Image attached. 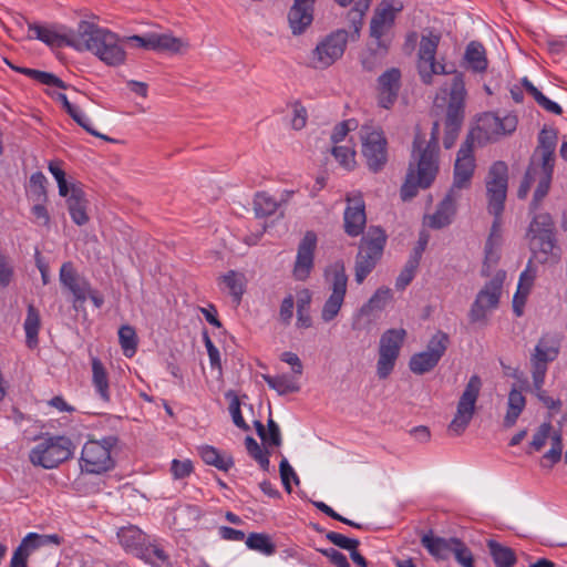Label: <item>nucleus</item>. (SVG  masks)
I'll use <instances>...</instances> for the list:
<instances>
[{
  "label": "nucleus",
  "mask_w": 567,
  "mask_h": 567,
  "mask_svg": "<svg viewBox=\"0 0 567 567\" xmlns=\"http://www.w3.org/2000/svg\"><path fill=\"white\" fill-rule=\"evenodd\" d=\"M29 29L34 31L35 39L50 47L66 45L78 51H90L110 66L122 65L126 59L125 50L118 45V35L90 21H80L76 30L65 34L38 24H29Z\"/></svg>",
  "instance_id": "1"
},
{
  "label": "nucleus",
  "mask_w": 567,
  "mask_h": 567,
  "mask_svg": "<svg viewBox=\"0 0 567 567\" xmlns=\"http://www.w3.org/2000/svg\"><path fill=\"white\" fill-rule=\"evenodd\" d=\"M440 123L432 125L431 137L426 142L417 132L414 136L405 181L401 187V198L410 200L416 196L419 188H429L439 173Z\"/></svg>",
  "instance_id": "2"
},
{
  "label": "nucleus",
  "mask_w": 567,
  "mask_h": 567,
  "mask_svg": "<svg viewBox=\"0 0 567 567\" xmlns=\"http://www.w3.org/2000/svg\"><path fill=\"white\" fill-rule=\"evenodd\" d=\"M417 69L422 82L427 85L433 83L434 74L452 75L450 89L442 87V92L449 95L443 137V145L449 150L455 144L465 117V99L467 93L464 74L455 69H447L446 65L437 63L435 59L427 63H419Z\"/></svg>",
  "instance_id": "3"
},
{
  "label": "nucleus",
  "mask_w": 567,
  "mask_h": 567,
  "mask_svg": "<svg viewBox=\"0 0 567 567\" xmlns=\"http://www.w3.org/2000/svg\"><path fill=\"white\" fill-rule=\"evenodd\" d=\"M422 547L436 561H454L461 567H474V555L466 543L455 536H439L433 529L417 532Z\"/></svg>",
  "instance_id": "4"
},
{
  "label": "nucleus",
  "mask_w": 567,
  "mask_h": 567,
  "mask_svg": "<svg viewBox=\"0 0 567 567\" xmlns=\"http://www.w3.org/2000/svg\"><path fill=\"white\" fill-rule=\"evenodd\" d=\"M62 544V537L58 534L41 535L29 533L22 538L20 545L13 551L9 567H27L28 558L35 555L39 558L49 557L44 563L48 565H59V553Z\"/></svg>",
  "instance_id": "5"
},
{
  "label": "nucleus",
  "mask_w": 567,
  "mask_h": 567,
  "mask_svg": "<svg viewBox=\"0 0 567 567\" xmlns=\"http://www.w3.org/2000/svg\"><path fill=\"white\" fill-rule=\"evenodd\" d=\"M388 236L379 226H370L363 234L355 256L354 279L361 285L381 260Z\"/></svg>",
  "instance_id": "6"
},
{
  "label": "nucleus",
  "mask_w": 567,
  "mask_h": 567,
  "mask_svg": "<svg viewBox=\"0 0 567 567\" xmlns=\"http://www.w3.org/2000/svg\"><path fill=\"white\" fill-rule=\"evenodd\" d=\"M117 538L122 547L141 558L146 564L153 566L169 565L168 556L163 548L157 545H146L144 533L134 525L125 526L118 529Z\"/></svg>",
  "instance_id": "7"
},
{
  "label": "nucleus",
  "mask_w": 567,
  "mask_h": 567,
  "mask_svg": "<svg viewBox=\"0 0 567 567\" xmlns=\"http://www.w3.org/2000/svg\"><path fill=\"white\" fill-rule=\"evenodd\" d=\"M73 449L72 441L66 436H48L30 451L29 460L34 466L51 470L71 458Z\"/></svg>",
  "instance_id": "8"
},
{
  "label": "nucleus",
  "mask_w": 567,
  "mask_h": 567,
  "mask_svg": "<svg viewBox=\"0 0 567 567\" xmlns=\"http://www.w3.org/2000/svg\"><path fill=\"white\" fill-rule=\"evenodd\" d=\"M117 444L116 436H106L101 441H87L81 453V468L91 474H101L114 467L111 450Z\"/></svg>",
  "instance_id": "9"
},
{
  "label": "nucleus",
  "mask_w": 567,
  "mask_h": 567,
  "mask_svg": "<svg viewBox=\"0 0 567 567\" xmlns=\"http://www.w3.org/2000/svg\"><path fill=\"white\" fill-rule=\"evenodd\" d=\"M505 278L506 272L498 270L478 291L468 311L470 322L487 323L488 313L498 307Z\"/></svg>",
  "instance_id": "10"
},
{
  "label": "nucleus",
  "mask_w": 567,
  "mask_h": 567,
  "mask_svg": "<svg viewBox=\"0 0 567 567\" xmlns=\"http://www.w3.org/2000/svg\"><path fill=\"white\" fill-rule=\"evenodd\" d=\"M482 386V379L477 374H474L470 378L457 401L454 417L449 424V431L453 434L461 435L470 425L476 411V403Z\"/></svg>",
  "instance_id": "11"
},
{
  "label": "nucleus",
  "mask_w": 567,
  "mask_h": 567,
  "mask_svg": "<svg viewBox=\"0 0 567 567\" xmlns=\"http://www.w3.org/2000/svg\"><path fill=\"white\" fill-rule=\"evenodd\" d=\"M349 32L344 29L328 34L311 52L310 65L315 69H327L344 53Z\"/></svg>",
  "instance_id": "12"
},
{
  "label": "nucleus",
  "mask_w": 567,
  "mask_h": 567,
  "mask_svg": "<svg viewBox=\"0 0 567 567\" xmlns=\"http://www.w3.org/2000/svg\"><path fill=\"white\" fill-rule=\"evenodd\" d=\"M405 338L406 331L403 328L389 329L382 333L379 342V358L377 362V374L379 379L384 380L392 373Z\"/></svg>",
  "instance_id": "13"
},
{
  "label": "nucleus",
  "mask_w": 567,
  "mask_h": 567,
  "mask_svg": "<svg viewBox=\"0 0 567 567\" xmlns=\"http://www.w3.org/2000/svg\"><path fill=\"white\" fill-rule=\"evenodd\" d=\"M402 9L403 4L401 2L394 4L385 0L378 6L370 21L369 33L371 41L384 43L386 47L391 45L393 38L392 28L395 22V17Z\"/></svg>",
  "instance_id": "14"
},
{
  "label": "nucleus",
  "mask_w": 567,
  "mask_h": 567,
  "mask_svg": "<svg viewBox=\"0 0 567 567\" xmlns=\"http://www.w3.org/2000/svg\"><path fill=\"white\" fill-rule=\"evenodd\" d=\"M508 186V166L503 161L492 164L486 176L488 212L503 214Z\"/></svg>",
  "instance_id": "15"
},
{
  "label": "nucleus",
  "mask_w": 567,
  "mask_h": 567,
  "mask_svg": "<svg viewBox=\"0 0 567 567\" xmlns=\"http://www.w3.org/2000/svg\"><path fill=\"white\" fill-rule=\"evenodd\" d=\"M347 285L348 275L346 274L344 264L343 261H337L332 266L331 293L321 310V319L324 322H330L338 316L344 301Z\"/></svg>",
  "instance_id": "16"
},
{
  "label": "nucleus",
  "mask_w": 567,
  "mask_h": 567,
  "mask_svg": "<svg viewBox=\"0 0 567 567\" xmlns=\"http://www.w3.org/2000/svg\"><path fill=\"white\" fill-rule=\"evenodd\" d=\"M474 133H470L461 145L454 164L453 184L451 188L461 192L468 188L475 172L473 155Z\"/></svg>",
  "instance_id": "17"
},
{
  "label": "nucleus",
  "mask_w": 567,
  "mask_h": 567,
  "mask_svg": "<svg viewBox=\"0 0 567 567\" xmlns=\"http://www.w3.org/2000/svg\"><path fill=\"white\" fill-rule=\"evenodd\" d=\"M362 138V156L372 173L381 172L388 162V142L382 131L365 132Z\"/></svg>",
  "instance_id": "18"
},
{
  "label": "nucleus",
  "mask_w": 567,
  "mask_h": 567,
  "mask_svg": "<svg viewBox=\"0 0 567 567\" xmlns=\"http://www.w3.org/2000/svg\"><path fill=\"white\" fill-rule=\"evenodd\" d=\"M59 280L62 287L72 295L73 309L75 311L83 309L84 303L87 300V292H90L91 284L89 280L76 271L71 261L62 264Z\"/></svg>",
  "instance_id": "19"
},
{
  "label": "nucleus",
  "mask_w": 567,
  "mask_h": 567,
  "mask_svg": "<svg viewBox=\"0 0 567 567\" xmlns=\"http://www.w3.org/2000/svg\"><path fill=\"white\" fill-rule=\"evenodd\" d=\"M401 71L391 68L378 78V104L380 107L390 110L396 102L401 90Z\"/></svg>",
  "instance_id": "20"
},
{
  "label": "nucleus",
  "mask_w": 567,
  "mask_h": 567,
  "mask_svg": "<svg viewBox=\"0 0 567 567\" xmlns=\"http://www.w3.org/2000/svg\"><path fill=\"white\" fill-rule=\"evenodd\" d=\"M317 247V235L309 230L298 245L297 258L293 266V276L298 280H306L312 268L315 250Z\"/></svg>",
  "instance_id": "21"
},
{
  "label": "nucleus",
  "mask_w": 567,
  "mask_h": 567,
  "mask_svg": "<svg viewBox=\"0 0 567 567\" xmlns=\"http://www.w3.org/2000/svg\"><path fill=\"white\" fill-rule=\"evenodd\" d=\"M488 213L494 216V220L491 227L488 238L485 243V258L481 270V275L483 277H488L491 275L492 268L498 262V249L502 243V214L497 215L495 212Z\"/></svg>",
  "instance_id": "22"
},
{
  "label": "nucleus",
  "mask_w": 567,
  "mask_h": 567,
  "mask_svg": "<svg viewBox=\"0 0 567 567\" xmlns=\"http://www.w3.org/2000/svg\"><path fill=\"white\" fill-rule=\"evenodd\" d=\"M317 0H293L288 11V23L293 35H300L312 24Z\"/></svg>",
  "instance_id": "23"
},
{
  "label": "nucleus",
  "mask_w": 567,
  "mask_h": 567,
  "mask_svg": "<svg viewBox=\"0 0 567 567\" xmlns=\"http://www.w3.org/2000/svg\"><path fill=\"white\" fill-rule=\"evenodd\" d=\"M348 202L343 214L344 231L350 237H358L363 234L367 224L365 205L361 197L348 198Z\"/></svg>",
  "instance_id": "24"
},
{
  "label": "nucleus",
  "mask_w": 567,
  "mask_h": 567,
  "mask_svg": "<svg viewBox=\"0 0 567 567\" xmlns=\"http://www.w3.org/2000/svg\"><path fill=\"white\" fill-rule=\"evenodd\" d=\"M471 133H474V140L477 138L480 144L496 141L502 135L501 116L492 112L484 113L478 118L476 130Z\"/></svg>",
  "instance_id": "25"
},
{
  "label": "nucleus",
  "mask_w": 567,
  "mask_h": 567,
  "mask_svg": "<svg viewBox=\"0 0 567 567\" xmlns=\"http://www.w3.org/2000/svg\"><path fill=\"white\" fill-rule=\"evenodd\" d=\"M68 210L72 220L79 225H85L89 221L87 205L89 200L83 190V186H75L72 188V194L66 199Z\"/></svg>",
  "instance_id": "26"
},
{
  "label": "nucleus",
  "mask_w": 567,
  "mask_h": 567,
  "mask_svg": "<svg viewBox=\"0 0 567 567\" xmlns=\"http://www.w3.org/2000/svg\"><path fill=\"white\" fill-rule=\"evenodd\" d=\"M390 47L384 43L370 41L360 55L362 69L367 72H375L388 55Z\"/></svg>",
  "instance_id": "27"
},
{
  "label": "nucleus",
  "mask_w": 567,
  "mask_h": 567,
  "mask_svg": "<svg viewBox=\"0 0 567 567\" xmlns=\"http://www.w3.org/2000/svg\"><path fill=\"white\" fill-rule=\"evenodd\" d=\"M486 546L496 567H513L516 565V551L513 548L493 538L486 539Z\"/></svg>",
  "instance_id": "28"
},
{
  "label": "nucleus",
  "mask_w": 567,
  "mask_h": 567,
  "mask_svg": "<svg viewBox=\"0 0 567 567\" xmlns=\"http://www.w3.org/2000/svg\"><path fill=\"white\" fill-rule=\"evenodd\" d=\"M464 60L473 72L482 73L487 69L486 51L484 45L478 41H471L467 44Z\"/></svg>",
  "instance_id": "29"
},
{
  "label": "nucleus",
  "mask_w": 567,
  "mask_h": 567,
  "mask_svg": "<svg viewBox=\"0 0 567 567\" xmlns=\"http://www.w3.org/2000/svg\"><path fill=\"white\" fill-rule=\"evenodd\" d=\"M152 43V50L166 51L174 54L182 53L183 50L188 48L186 42L171 33H153Z\"/></svg>",
  "instance_id": "30"
},
{
  "label": "nucleus",
  "mask_w": 567,
  "mask_h": 567,
  "mask_svg": "<svg viewBox=\"0 0 567 567\" xmlns=\"http://www.w3.org/2000/svg\"><path fill=\"white\" fill-rule=\"evenodd\" d=\"M371 0H358L354 2L352 9L348 12L347 18L352 28L349 38L352 41H357L360 37V32L363 25V18L365 12L369 10Z\"/></svg>",
  "instance_id": "31"
},
{
  "label": "nucleus",
  "mask_w": 567,
  "mask_h": 567,
  "mask_svg": "<svg viewBox=\"0 0 567 567\" xmlns=\"http://www.w3.org/2000/svg\"><path fill=\"white\" fill-rule=\"evenodd\" d=\"M529 246L533 251H539L545 255L543 262L548 260V256L558 260L560 258V249L556 246L555 234L546 236L529 237Z\"/></svg>",
  "instance_id": "32"
},
{
  "label": "nucleus",
  "mask_w": 567,
  "mask_h": 567,
  "mask_svg": "<svg viewBox=\"0 0 567 567\" xmlns=\"http://www.w3.org/2000/svg\"><path fill=\"white\" fill-rule=\"evenodd\" d=\"M6 62L10 65L11 69L33 79L34 81H37L41 84L49 85V86H56V87H60L63 90L68 89V84L65 82H63L60 78L54 75L53 73L40 71V70H35V69L14 66L8 60H6Z\"/></svg>",
  "instance_id": "33"
},
{
  "label": "nucleus",
  "mask_w": 567,
  "mask_h": 567,
  "mask_svg": "<svg viewBox=\"0 0 567 567\" xmlns=\"http://www.w3.org/2000/svg\"><path fill=\"white\" fill-rule=\"evenodd\" d=\"M198 453L207 465L215 466L219 471L227 472L234 465V458L231 456L224 457L219 451L212 445L199 446Z\"/></svg>",
  "instance_id": "34"
},
{
  "label": "nucleus",
  "mask_w": 567,
  "mask_h": 567,
  "mask_svg": "<svg viewBox=\"0 0 567 567\" xmlns=\"http://www.w3.org/2000/svg\"><path fill=\"white\" fill-rule=\"evenodd\" d=\"M525 404L526 400L524 395L514 386L508 394L507 412L504 417V425L506 427H511L516 423L525 408Z\"/></svg>",
  "instance_id": "35"
},
{
  "label": "nucleus",
  "mask_w": 567,
  "mask_h": 567,
  "mask_svg": "<svg viewBox=\"0 0 567 567\" xmlns=\"http://www.w3.org/2000/svg\"><path fill=\"white\" fill-rule=\"evenodd\" d=\"M92 381L96 392L104 402L110 401L109 380L106 370L100 359H92Z\"/></svg>",
  "instance_id": "36"
},
{
  "label": "nucleus",
  "mask_w": 567,
  "mask_h": 567,
  "mask_svg": "<svg viewBox=\"0 0 567 567\" xmlns=\"http://www.w3.org/2000/svg\"><path fill=\"white\" fill-rule=\"evenodd\" d=\"M279 206L280 203L267 192H258L254 196L252 209L259 218L271 216Z\"/></svg>",
  "instance_id": "37"
},
{
  "label": "nucleus",
  "mask_w": 567,
  "mask_h": 567,
  "mask_svg": "<svg viewBox=\"0 0 567 567\" xmlns=\"http://www.w3.org/2000/svg\"><path fill=\"white\" fill-rule=\"evenodd\" d=\"M262 379L266 381L268 386L274 389L279 395L295 393L300 390L299 384L295 382L288 374H281L277 377L262 374Z\"/></svg>",
  "instance_id": "38"
},
{
  "label": "nucleus",
  "mask_w": 567,
  "mask_h": 567,
  "mask_svg": "<svg viewBox=\"0 0 567 567\" xmlns=\"http://www.w3.org/2000/svg\"><path fill=\"white\" fill-rule=\"evenodd\" d=\"M39 329H40V313L33 305H29L27 318L24 321L27 344L29 348H33L37 346Z\"/></svg>",
  "instance_id": "39"
},
{
  "label": "nucleus",
  "mask_w": 567,
  "mask_h": 567,
  "mask_svg": "<svg viewBox=\"0 0 567 567\" xmlns=\"http://www.w3.org/2000/svg\"><path fill=\"white\" fill-rule=\"evenodd\" d=\"M439 362L440 360L433 357L431 353L427 351H422L411 357L409 368L413 373L422 375L433 370Z\"/></svg>",
  "instance_id": "40"
},
{
  "label": "nucleus",
  "mask_w": 567,
  "mask_h": 567,
  "mask_svg": "<svg viewBox=\"0 0 567 567\" xmlns=\"http://www.w3.org/2000/svg\"><path fill=\"white\" fill-rule=\"evenodd\" d=\"M517 565L522 567H556L555 563L538 555V549L519 550L516 553Z\"/></svg>",
  "instance_id": "41"
},
{
  "label": "nucleus",
  "mask_w": 567,
  "mask_h": 567,
  "mask_svg": "<svg viewBox=\"0 0 567 567\" xmlns=\"http://www.w3.org/2000/svg\"><path fill=\"white\" fill-rule=\"evenodd\" d=\"M392 298V292L389 288H379L373 296L361 307L360 311L362 315H370L373 311H380L384 309L386 303Z\"/></svg>",
  "instance_id": "42"
},
{
  "label": "nucleus",
  "mask_w": 567,
  "mask_h": 567,
  "mask_svg": "<svg viewBox=\"0 0 567 567\" xmlns=\"http://www.w3.org/2000/svg\"><path fill=\"white\" fill-rule=\"evenodd\" d=\"M310 302V291L308 289L300 291L297 299V327L299 328H309L312 324V320L309 315Z\"/></svg>",
  "instance_id": "43"
},
{
  "label": "nucleus",
  "mask_w": 567,
  "mask_h": 567,
  "mask_svg": "<svg viewBox=\"0 0 567 567\" xmlns=\"http://www.w3.org/2000/svg\"><path fill=\"white\" fill-rule=\"evenodd\" d=\"M546 235H554V223L549 214L542 213L536 215L532 220L527 236L536 237Z\"/></svg>",
  "instance_id": "44"
},
{
  "label": "nucleus",
  "mask_w": 567,
  "mask_h": 567,
  "mask_svg": "<svg viewBox=\"0 0 567 567\" xmlns=\"http://www.w3.org/2000/svg\"><path fill=\"white\" fill-rule=\"evenodd\" d=\"M249 549L260 551L265 555H272L276 551V545L269 535L264 533H251L246 539Z\"/></svg>",
  "instance_id": "45"
},
{
  "label": "nucleus",
  "mask_w": 567,
  "mask_h": 567,
  "mask_svg": "<svg viewBox=\"0 0 567 567\" xmlns=\"http://www.w3.org/2000/svg\"><path fill=\"white\" fill-rule=\"evenodd\" d=\"M420 259H421V252L416 251L406 261L404 268L402 269V271L400 272V275L395 281V288L398 290L405 289V287L409 286L410 282L413 280L416 269L420 264Z\"/></svg>",
  "instance_id": "46"
},
{
  "label": "nucleus",
  "mask_w": 567,
  "mask_h": 567,
  "mask_svg": "<svg viewBox=\"0 0 567 567\" xmlns=\"http://www.w3.org/2000/svg\"><path fill=\"white\" fill-rule=\"evenodd\" d=\"M529 166L534 167L536 171L539 168L540 175L553 176L555 166V153H536V151H534Z\"/></svg>",
  "instance_id": "47"
},
{
  "label": "nucleus",
  "mask_w": 567,
  "mask_h": 567,
  "mask_svg": "<svg viewBox=\"0 0 567 567\" xmlns=\"http://www.w3.org/2000/svg\"><path fill=\"white\" fill-rule=\"evenodd\" d=\"M558 141V131L553 127L544 126L538 134V144L535 148L536 153L548 152L555 153Z\"/></svg>",
  "instance_id": "48"
},
{
  "label": "nucleus",
  "mask_w": 567,
  "mask_h": 567,
  "mask_svg": "<svg viewBox=\"0 0 567 567\" xmlns=\"http://www.w3.org/2000/svg\"><path fill=\"white\" fill-rule=\"evenodd\" d=\"M439 42V35L422 37L419 48V63H427L435 59Z\"/></svg>",
  "instance_id": "49"
},
{
  "label": "nucleus",
  "mask_w": 567,
  "mask_h": 567,
  "mask_svg": "<svg viewBox=\"0 0 567 567\" xmlns=\"http://www.w3.org/2000/svg\"><path fill=\"white\" fill-rule=\"evenodd\" d=\"M118 340L126 357H132L136 352L137 338L136 332L131 326H122L118 330Z\"/></svg>",
  "instance_id": "50"
},
{
  "label": "nucleus",
  "mask_w": 567,
  "mask_h": 567,
  "mask_svg": "<svg viewBox=\"0 0 567 567\" xmlns=\"http://www.w3.org/2000/svg\"><path fill=\"white\" fill-rule=\"evenodd\" d=\"M450 344V337L447 333L439 330L430 339L426 350L436 359L441 360V358L446 352Z\"/></svg>",
  "instance_id": "51"
},
{
  "label": "nucleus",
  "mask_w": 567,
  "mask_h": 567,
  "mask_svg": "<svg viewBox=\"0 0 567 567\" xmlns=\"http://www.w3.org/2000/svg\"><path fill=\"white\" fill-rule=\"evenodd\" d=\"M226 398L230 399L229 412L234 424L243 431H249V425L246 423L240 411V401L234 391H228Z\"/></svg>",
  "instance_id": "52"
},
{
  "label": "nucleus",
  "mask_w": 567,
  "mask_h": 567,
  "mask_svg": "<svg viewBox=\"0 0 567 567\" xmlns=\"http://www.w3.org/2000/svg\"><path fill=\"white\" fill-rule=\"evenodd\" d=\"M332 155L346 169H352L355 165V151L347 146H333Z\"/></svg>",
  "instance_id": "53"
},
{
  "label": "nucleus",
  "mask_w": 567,
  "mask_h": 567,
  "mask_svg": "<svg viewBox=\"0 0 567 567\" xmlns=\"http://www.w3.org/2000/svg\"><path fill=\"white\" fill-rule=\"evenodd\" d=\"M553 176L551 175H540L537 187L534 192L533 200L530 203L532 209H537L540 202L547 196Z\"/></svg>",
  "instance_id": "54"
},
{
  "label": "nucleus",
  "mask_w": 567,
  "mask_h": 567,
  "mask_svg": "<svg viewBox=\"0 0 567 567\" xmlns=\"http://www.w3.org/2000/svg\"><path fill=\"white\" fill-rule=\"evenodd\" d=\"M551 430L553 425L549 421L540 424L533 435L530 447H533L535 451H540L549 439Z\"/></svg>",
  "instance_id": "55"
},
{
  "label": "nucleus",
  "mask_w": 567,
  "mask_h": 567,
  "mask_svg": "<svg viewBox=\"0 0 567 567\" xmlns=\"http://www.w3.org/2000/svg\"><path fill=\"white\" fill-rule=\"evenodd\" d=\"M47 178L42 172H35L30 177V189L32 194L37 197V200H45L47 199Z\"/></svg>",
  "instance_id": "56"
},
{
  "label": "nucleus",
  "mask_w": 567,
  "mask_h": 567,
  "mask_svg": "<svg viewBox=\"0 0 567 567\" xmlns=\"http://www.w3.org/2000/svg\"><path fill=\"white\" fill-rule=\"evenodd\" d=\"M460 196V192L450 188L443 200L439 204L437 210L444 213L452 219V216L455 214L456 203Z\"/></svg>",
  "instance_id": "57"
},
{
  "label": "nucleus",
  "mask_w": 567,
  "mask_h": 567,
  "mask_svg": "<svg viewBox=\"0 0 567 567\" xmlns=\"http://www.w3.org/2000/svg\"><path fill=\"white\" fill-rule=\"evenodd\" d=\"M530 362H532V367H533L532 374H533L534 390H539V388H543V384L545 381V375L547 372V363L549 361L544 360V359H538V361L530 360Z\"/></svg>",
  "instance_id": "58"
},
{
  "label": "nucleus",
  "mask_w": 567,
  "mask_h": 567,
  "mask_svg": "<svg viewBox=\"0 0 567 567\" xmlns=\"http://www.w3.org/2000/svg\"><path fill=\"white\" fill-rule=\"evenodd\" d=\"M357 121L351 118V120H346V121H342L340 123H338L333 131H332V134L330 136V140L333 144H337L341 141L344 140V137L348 135V133L352 130H354L357 127Z\"/></svg>",
  "instance_id": "59"
},
{
  "label": "nucleus",
  "mask_w": 567,
  "mask_h": 567,
  "mask_svg": "<svg viewBox=\"0 0 567 567\" xmlns=\"http://www.w3.org/2000/svg\"><path fill=\"white\" fill-rule=\"evenodd\" d=\"M293 116L291 118V127L296 131L302 130L308 120V113L306 107L301 104V102L296 101L291 104Z\"/></svg>",
  "instance_id": "60"
},
{
  "label": "nucleus",
  "mask_w": 567,
  "mask_h": 567,
  "mask_svg": "<svg viewBox=\"0 0 567 567\" xmlns=\"http://www.w3.org/2000/svg\"><path fill=\"white\" fill-rule=\"evenodd\" d=\"M194 466L190 460H173L171 472L175 480H182L192 474Z\"/></svg>",
  "instance_id": "61"
},
{
  "label": "nucleus",
  "mask_w": 567,
  "mask_h": 567,
  "mask_svg": "<svg viewBox=\"0 0 567 567\" xmlns=\"http://www.w3.org/2000/svg\"><path fill=\"white\" fill-rule=\"evenodd\" d=\"M281 442L282 439L279 425L269 417L267 421L266 441H264V444L268 446H280Z\"/></svg>",
  "instance_id": "62"
},
{
  "label": "nucleus",
  "mask_w": 567,
  "mask_h": 567,
  "mask_svg": "<svg viewBox=\"0 0 567 567\" xmlns=\"http://www.w3.org/2000/svg\"><path fill=\"white\" fill-rule=\"evenodd\" d=\"M326 537L333 545H336L342 549H347V550L358 548V546L360 544L358 539L346 537L344 535L336 533V532L327 533Z\"/></svg>",
  "instance_id": "63"
},
{
  "label": "nucleus",
  "mask_w": 567,
  "mask_h": 567,
  "mask_svg": "<svg viewBox=\"0 0 567 567\" xmlns=\"http://www.w3.org/2000/svg\"><path fill=\"white\" fill-rule=\"evenodd\" d=\"M221 278L224 284L230 290L231 295L235 297L236 301L239 302L244 290L243 285L237 279V274L234 270H230Z\"/></svg>",
  "instance_id": "64"
}]
</instances>
